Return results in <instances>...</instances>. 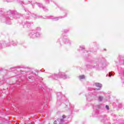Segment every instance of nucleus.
<instances>
[{
  "label": "nucleus",
  "mask_w": 124,
  "mask_h": 124,
  "mask_svg": "<svg viewBox=\"0 0 124 124\" xmlns=\"http://www.w3.org/2000/svg\"><path fill=\"white\" fill-rule=\"evenodd\" d=\"M113 75V74L112 73H109L108 76L109 77H111V76Z\"/></svg>",
  "instance_id": "2"
},
{
  "label": "nucleus",
  "mask_w": 124,
  "mask_h": 124,
  "mask_svg": "<svg viewBox=\"0 0 124 124\" xmlns=\"http://www.w3.org/2000/svg\"><path fill=\"white\" fill-rule=\"evenodd\" d=\"M96 90H99V88H98V89H97Z\"/></svg>",
  "instance_id": "6"
},
{
  "label": "nucleus",
  "mask_w": 124,
  "mask_h": 124,
  "mask_svg": "<svg viewBox=\"0 0 124 124\" xmlns=\"http://www.w3.org/2000/svg\"><path fill=\"white\" fill-rule=\"evenodd\" d=\"M99 100H100V101H101V100H102V98H101V97H99Z\"/></svg>",
  "instance_id": "5"
},
{
  "label": "nucleus",
  "mask_w": 124,
  "mask_h": 124,
  "mask_svg": "<svg viewBox=\"0 0 124 124\" xmlns=\"http://www.w3.org/2000/svg\"><path fill=\"white\" fill-rule=\"evenodd\" d=\"M106 108L108 110H109V106H108V105L106 106Z\"/></svg>",
  "instance_id": "3"
},
{
  "label": "nucleus",
  "mask_w": 124,
  "mask_h": 124,
  "mask_svg": "<svg viewBox=\"0 0 124 124\" xmlns=\"http://www.w3.org/2000/svg\"><path fill=\"white\" fill-rule=\"evenodd\" d=\"M94 85L95 86V87H96L97 88H99V89H100V88H101L102 87V85L101 84L99 83H94Z\"/></svg>",
  "instance_id": "1"
},
{
  "label": "nucleus",
  "mask_w": 124,
  "mask_h": 124,
  "mask_svg": "<svg viewBox=\"0 0 124 124\" xmlns=\"http://www.w3.org/2000/svg\"><path fill=\"white\" fill-rule=\"evenodd\" d=\"M79 78L80 79H83V78H84V76H80Z\"/></svg>",
  "instance_id": "4"
}]
</instances>
